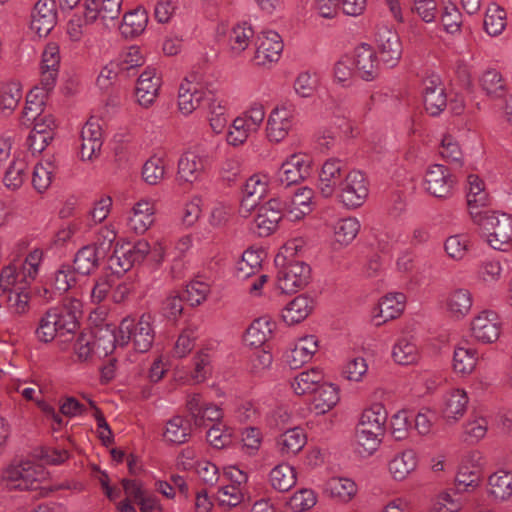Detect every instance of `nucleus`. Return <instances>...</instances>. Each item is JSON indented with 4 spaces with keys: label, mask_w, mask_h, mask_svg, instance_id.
<instances>
[{
    "label": "nucleus",
    "mask_w": 512,
    "mask_h": 512,
    "mask_svg": "<svg viewBox=\"0 0 512 512\" xmlns=\"http://www.w3.org/2000/svg\"><path fill=\"white\" fill-rule=\"evenodd\" d=\"M375 41L381 61L388 67H394L402 55V45L397 32L386 26L378 27Z\"/></svg>",
    "instance_id": "2eb2a0df"
},
{
    "label": "nucleus",
    "mask_w": 512,
    "mask_h": 512,
    "mask_svg": "<svg viewBox=\"0 0 512 512\" xmlns=\"http://www.w3.org/2000/svg\"><path fill=\"white\" fill-rule=\"evenodd\" d=\"M165 176V163L160 157H151L148 159L142 169V177L149 185L160 183Z\"/></svg>",
    "instance_id": "774afa93"
},
{
    "label": "nucleus",
    "mask_w": 512,
    "mask_h": 512,
    "mask_svg": "<svg viewBox=\"0 0 512 512\" xmlns=\"http://www.w3.org/2000/svg\"><path fill=\"white\" fill-rule=\"evenodd\" d=\"M121 4L116 0H85L84 21L86 24H96L105 28L109 23L118 19Z\"/></svg>",
    "instance_id": "ddd939ff"
},
{
    "label": "nucleus",
    "mask_w": 512,
    "mask_h": 512,
    "mask_svg": "<svg viewBox=\"0 0 512 512\" xmlns=\"http://www.w3.org/2000/svg\"><path fill=\"white\" fill-rule=\"evenodd\" d=\"M216 500L223 508H235L245 501L244 486L224 485L219 488Z\"/></svg>",
    "instance_id": "13d9d810"
},
{
    "label": "nucleus",
    "mask_w": 512,
    "mask_h": 512,
    "mask_svg": "<svg viewBox=\"0 0 512 512\" xmlns=\"http://www.w3.org/2000/svg\"><path fill=\"white\" fill-rule=\"evenodd\" d=\"M324 224L330 229L332 240L330 247L333 251H338L350 245L358 235L361 225L354 217L333 219L329 209L324 211Z\"/></svg>",
    "instance_id": "0eeeda50"
},
{
    "label": "nucleus",
    "mask_w": 512,
    "mask_h": 512,
    "mask_svg": "<svg viewBox=\"0 0 512 512\" xmlns=\"http://www.w3.org/2000/svg\"><path fill=\"white\" fill-rule=\"evenodd\" d=\"M417 466V455L412 449L396 455L389 463V471L395 480L405 479Z\"/></svg>",
    "instance_id": "c03bdc74"
},
{
    "label": "nucleus",
    "mask_w": 512,
    "mask_h": 512,
    "mask_svg": "<svg viewBox=\"0 0 512 512\" xmlns=\"http://www.w3.org/2000/svg\"><path fill=\"white\" fill-rule=\"evenodd\" d=\"M307 437L299 427L286 430L276 440L278 453L286 459L297 455L305 446Z\"/></svg>",
    "instance_id": "c756f323"
},
{
    "label": "nucleus",
    "mask_w": 512,
    "mask_h": 512,
    "mask_svg": "<svg viewBox=\"0 0 512 512\" xmlns=\"http://www.w3.org/2000/svg\"><path fill=\"white\" fill-rule=\"evenodd\" d=\"M269 481L275 490L287 492L296 483V472L294 468L288 464H279L270 471Z\"/></svg>",
    "instance_id": "8fccbe9b"
},
{
    "label": "nucleus",
    "mask_w": 512,
    "mask_h": 512,
    "mask_svg": "<svg viewBox=\"0 0 512 512\" xmlns=\"http://www.w3.org/2000/svg\"><path fill=\"white\" fill-rule=\"evenodd\" d=\"M506 27V12L497 5L491 3L488 5L484 17V29L491 36L500 35Z\"/></svg>",
    "instance_id": "6e6d98bb"
},
{
    "label": "nucleus",
    "mask_w": 512,
    "mask_h": 512,
    "mask_svg": "<svg viewBox=\"0 0 512 512\" xmlns=\"http://www.w3.org/2000/svg\"><path fill=\"white\" fill-rule=\"evenodd\" d=\"M27 178V164L22 159L14 160L5 172L3 182L4 185L11 189L17 190Z\"/></svg>",
    "instance_id": "052dcab7"
},
{
    "label": "nucleus",
    "mask_w": 512,
    "mask_h": 512,
    "mask_svg": "<svg viewBox=\"0 0 512 512\" xmlns=\"http://www.w3.org/2000/svg\"><path fill=\"white\" fill-rule=\"evenodd\" d=\"M268 191V180L265 175L254 174L249 177L242 188L240 214L246 217L257 208Z\"/></svg>",
    "instance_id": "f3484780"
},
{
    "label": "nucleus",
    "mask_w": 512,
    "mask_h": 512,
    "mask_svg": "<svg viewBox=\"0 0 512 512\" xmlns=\"http://www.w3.org/2000/svg\"><path fill=\"white\" fill-rule=\"evenodd\" d=\"M205 97L203 77L199 72L189 73L180 84L178 91L179 111L188 116L202 103Z\"/></svg>",
    "instance_id": "6e6552de"
},
{
    "label": "nucleus",
    "mask_w": 512,
    "mask_h": 512,
    "mask_svg": "<svg viewBox=\"0 0 512 512\" xmlns=\"http://www.w3.org/2000/svg\"><path fill=\"white\" fill-rule=\"evenodd\" d=\"M326 112L335 119L333 122L335 126L334 131L332 132L333 135H328V138L333 139L338 133H344L347 135L352 132L351 125L346 117L347 108L343 105L342 102L333 101L332 105L326 108Z\"/></svg>",
    "instance_id": "e2e57ef3"
},
{
    "label": "nucleus",
    "mask_w": 512,
    "mask_h": 512,
    "mask_svg": "<svg viewBox=\"0 0 512 512\" xmlns=\"http://www.w3.org/2000/svg\"><path fill=\"white\" fill-rule=\"evenodd\" d=\"M212 355L209 349L199 351L193 358V372L192 379L197 382H203L211 374Z\"/></svg>",
    "instance_id": "338daca9"
},
{
    "label": "nucleus",
    "mask_w": 512,
    "mask_h": 512,
    "mask_svg": "<svg viewBox=\"0 0 512 512\" xmlns=\"http://www.w3.org/2000/svg\"><path fill=\"white\" fill-rule=\"evenodd\" d=\"M207 402H204L200 394L189 395L186 401V408L191 421L196 427L207 426L206 417Z\"/></svg>",
    "instance_id": "69168bd1"
},
{
    "label": "nucleus",
    "mask_w": 512,
    "mask_h": 512,
    "mask_svg": "<svg viewBox=\"0 0 512 512\" xmlns=\"http://www.w3.org/2000/svg\"><path fill=\"white\" fill-rule=\"evenodd\" d=\"M160 88V77L154 68L145 69L138 77L135 98L143 108H149L155 102Z\"/></svg>",
    "instance_id": "5701e85b"
},
{
    "label": "nucleus",
    "mask_w": 512,
    "mask_h": 512,
    "mask_svg": "<svg viewBox=\"0 0 512 512\" xmlns=\"http://www.w3.org/2000/svg\"><path fill=\"white\" fill-rule=\"evenodd\" d=\"M206 159L196 152L184 153L178 161L179 177L186 182L196 181L204 171Z\"/></svg>",
    "instance_id": "f704fd0d"
},
{
    "label": "nucleus",
    "mask_w": 512,
    "mask_h": 512,
    "mask_svg": "<svg viewBox=\"0 0 512 512\" xmlns=\"http://www.w3.org/2000/svg\"><path fill=\"white\" fill-rule=\"evenodd\" d=\"M423 101L431 116H438L446 108L447 96L438 75H431L423 80Z\"/></svg>",
    "instance_id": "a211bd4d"
},
{
    "label": "nucleus",
    "mask_w": 512,
    "mask_h": 512,
    "mask_svg": "<svg viewBox=\"0 0 512 512\" xmlns=\"http://www.w3.org/2000/svg\"><path fill=\"white\" fill-rule=\"evenodd\" d=\"M192 247L190 236H183L175 242H170L168 261L170 262V273L174 278L182 277L187 268L186 254Z\"/></svg>",
    "instance_id": "473e14b6"
},
{
    "label": "nucleus",
    "mask_w": 512,
    "mask_h": 512,
    "mask_svg": "<svg viewBox=\"0 0 512 512\" xmlns=\"http://www.w3.org/2000/svg\"><path fill=\"white\" fill-rule=\"evenodd\" d=\"M313 308L312 300L306 295H299L288 302L282 309L283 321L291 326L303 321Z\"/></svg>",
    "instance_id": "c9c22d12"
},
{
    "label": "nucleus",
    "mask_w": 512,
    "mask_h": 512,
    "mask_svg": "<svg viewBox=\"0 0 512 512\" xmlns=\"http://www.w3.org/2000/svg\"><path fill=\"white\" fill-rule=\"evenodd\" d=\"M273 326V323L266 318L254 320L246 331V343L249 346L260 347L270 338Z\"/></svg>",
    "instance_id": "864d4df0"
},
{
    "label": "nucleus",
    "mask_w": 512,
    "mask_h": 512,
    "mask_svg": "<svg viewBox=\"0 0 512 512\" xmlns=\"http://www.w3.org/2000/svg\"><path fill=\"white\" fill-rule=\"evenodd\" d=\"M101 258L103 256L99 253L96 246H84L78 250L74 257L73 269L80 275H88L97 268Z\"/></svg>",
    "instance_id": "79ce46f5"
},
{
    "label": "nucleus",
    "mask_w": 512,
    "mask_h": 512,
    "mask_svg": "<svg viewBox=\"0 0 512 512\" xmlns=\"http://www.w3.org/2000/svg\"><path fill=\"white\" fill-rule=\"evenodd\" d=\"M472 220L493 249L503 250V246L512 240V218L509 214L487 209L484 212H472Z\"/></svg>",
    "instance_id": "7ed1b4c3"
},
{
    "label": "nucleus",
    "mask_w": 512,
    "mask_h": 512,
    "mask_svg": "<svg viewBox=\"0 0 512 512\" xmlns=\"http://www.w3.org/2000/svg\"><path fill=\"white\" fill-rule=\"evenodd\" d=\"M295 124V114L292 105H276L268 115L266 136L270 142L280 143L290 133Z\"/></svg>",
    "instance_id": "9d476101"
},
{
    "label": "nucleus",
    "mask_w": 512,
    "mask_h": 512,
    "mask_svg": "<svg viewBox=\"0 0 512 512\" xmlns=\"http://www.w3.org/2000/svg\"><path fill=\"white\" fill-rule=\"evenodd\" d=\"M313 191L308 187L299 189L288 201L283 203V209L291 221H298L312 210Z\"/></svg>",
    "instance_id": "2f4dec72"
},
{
    "label": "nucleus",
    "mask_w": 512,
    "mask_h": 512,
    "mask_svg": "<svg viewBox=\"0 0 512 512\" xmlns=\"http://www.w3.org/2000/svg\"><path fill=\"white\" fill-rule=\"evenodd\" d=\"M148 16L144 9H135L124 15L120 26L121 34L126 38L140 35L146 28Z\"/></svg>",
    "instance_id": "09e8293b"
},
{
    "label": "nucleus",
    "mask_w": 512,
    "mask_h": 512,
    "mask_svg": "<svg viewBox=\"0 0 512 512\" xmlns=\"http://www.w3.org/2000/svg\"><path fill=\"white\" fill-rule=\"evenodd\" d=\"M120 69V75L125 78L137 75V69L144 63V58L137 46H130L124 49L115 61Z\"/></svg>",
    "instance_id": "37998d69"
},
{
    "label": "nucleus",
    "mask_w": 512,
    "mask_h": 512,
    "mask_svg": "<svg viewBox=\"0 0 512 512\" xmlns=\"http://www.w3.org/2000/svg\"><path fill=\"white\" fill-rule=\"evenodd\" d=\"M283 211V202L276 198L268 200L263 205L259 204L254 219L258 235L266 237L273 233L278 227Z\"/></svg>",
    "instance_id": "dca6fc26"
},
{
    "label": "nucleus",
    "mask_w": 512,
    "mask_h": 512,
    "mask_svg": "<svg viewBox=\"0 0 512 512\" xmlns=\"http://www.w3.org/2000/svg\"><path fill=\"white\" fill-rule=\"evenodd\" d=\"M446 305L453 318H463L472 307V295L467 289H456L449 294Z\"/></svg>",
    "instance_id": "de8ad7c7"
},
{
    "label": "nucleus",
    "mask_w": 512,
    "mask_h": 512,
    "mask_svg": "<svg viewBox=\"0 0 512 512\" xmlns=\"http://www.w3.org/2000/svg\"><path fill=\"white\" fill-rule=\"evenodd\" d=\"M326 492L340 503L350 502L358 492L357 484L350 478L332 477L326 482Z\"/></svg>",
    "instance_id": "58836bf2"
},
{
    "label": "nucleus",
    "mask_w": 512,
    "mask_h": 512,
    "mask_svg": "<svg viewBox=\"0 0 512 512\" xmlns=\"http://www.w3.org/2000/svg\"><path fill=\"white\" fill-rule=\"evenodd\" d=\"M31 18V29L40 37L47 36L57 22L55 0H38Z\"/></svg>",
    "instance_id": "412c9836"
},
{
    "label": "nucleus",
    "mask_w": 512,
    "mask_h": 512,
    "mask_svg": "<svg viewBox=\"0 0 512 512\" xmlns=\"http://www.w3.org/2000/svg\"><path fill=\"white\" fill-rule=\"evenodd\" d=\"M318 349L319 344L317 336H305L299 339L290 351L286 352V362L292 369L299 368L310 361Z\"/></svg>",
    "instance_id": "cd10ccee"
},
{
    "label": "nucleus",
    "mask_w": 512,
    "mask_h": 512,
    "mask_svg": "<svg viewBox=\"0 0 512 512\" xmlns=\"http://www.w3.org/2000/svg\"><path fill=\"white\" fill-rule=\"evenodd\" d=\"M60 63L59 47L56 43H48L42 53L41 85L54 88L58 77Z\"/></svg>",
    "instance_id": "7c9ffc66"
},
{
    "label": "nucleus",
    "mask_w": 512,
    "mask_h": 512,
    "mask_svg": "<svg viewBox=\"0 0 512 512\" xmlns=\"http://www.w3.org/2000/svg\"><path fill=\"white\" fill-rule=\"evenodd\" d=\"M46 478L41 465L32 461L14 462L3 469L0 482L9 490H33Z\"/></svg>",
    "instance_id": "39448f33"
},
{
    "label": "nucleus",
    "mask_w": 512,
    "mask_h": 512,
    "mask_svg": "<svg viewBox=\"0 0 512 512\" xmlns=\"http://www.w3.org/2000/svg\"><path fill=\"white\" fill-rule=\"evenodd\" d=\"M102 130L94 121H88L81 130L80 156L84 161L92 160L102 148Z\"/></svg>",
    "instance_id": "bb28decb"
},
{
    "label": "nucleus",
    "mask_w": 512,
    "mask_h": 512,
    "mask_svg": "<svg viewBox=\"0 0 512 512\" xmlns=\"http://www.w3.org/2000/svg\"><path fill=\"white\" fill-rule=\"evenodd\" d=\"M501 324L493 311H482L471 323L472 337L481 343H493L500 336Z\"/></svg>",
    "instance_id": "6ab92c4d"
},
{
    "label": "nucleus",
    "mask_w": 512,
    "mask_h": 512,
    "mask_svg": "<svg viewBox=\"0 0 512 512\" xmlns=\"http://www.w3.org/2000/svg\"><path fill=\"white\" fill-rule=\"evenodd\" d=\"M253 36L254 30L248 23L234 26L229 34V47L232 54L238 56L246 50Z\"/></svg>",
    "instance_id": "603ef678"
},
{
    "label": "nucleus",
    "mask_w": 512,
    "mask_h": 512,
    "mask_svg": "<svg viewBox=\"0 0 512 512\" xmlns=\"http://www.w3.org/2000/svg\"><path fill=\"white\" fill-rule=\"evenodd\" d=\"M76 272L69 264H61L51 276L54 288L61 292H67L76 283Z\"/></svg>",
    "instance_id": "0e129e2a"
},
{
    "label": "nucleus",
    "mask_w": 512,
    "mask_h": 512,
    "mask_svg": "<svg viewBox=\"0 0 512 512\" xmlns=\"http://www.w3.org/2000/svg\"><path fill=\"white\" fill-rule=\"evenodd\" d=\"M386 421L387 411L382 404H373L362 412L356 427V441L360 454L369 456L377 450L385 433Z\"/></svg>",
    "instance_id": "f257e3e1"
},
{
    "label": "nucleus",
    "mask_w": 512,
    "mask_h": 512,
    "mask_svg": "<svg viewBox=\"0 0 512 512\" xmlns=\"http://www.w3.org/2000/svg\"><path fill=\"white\" fill-rule=\"evenodd\" d=\"M6 307L12 315H23L29 310V294L27 289L15 288V291H7Z\"/></svg>",
    "instance_id": "680f3d73"
},
{
    "label": "nucleus",
    "mask_w": 512,
    "mask_h": 512,
    "mask_svg": "<svg viewBox=\"0 0 512 512\" xmlns=\"http://www.w3.org/2000/svg\"><path fill=\"white\" fill-rule=\"evenodd\" d=\"M353 63L363 80L371 81L378 76L379 61L369 44L362 43L355 48Z\"/></svg>",
    "instance_id": "a878e982"
},
{
    "label": "nucleus",
    "mask_w": 512,
    "mask_h": 512,
    "mask_svg": "<svg viewBox=\"0 0 512 512\" xmlns=\"http://www.w3.org/2000/svg\"><path fill=\"white\" fill-rule=\"evenodd\" d=\"M468 396L464 390L454 389L445 394L441 408V417L448 425L458 422L466 413Z\"/></svg>",
    "instance_id": "b1692460"
},
{
    "label": "nucleus",
    "mask_w": 512,
    "mask_h": 512,
    "mask_svg": "<svg viewBox=\"0 0 512 512\" xmlns=\"http://www.w3.org/2000/svg\"><path fill=\"white\" fill-rule=\"evenodd\" d=\"M344 162L330 158L322 164V197L331 196L346 177Z\"/></svg>",
    "instance_id": "c85d7f7f"
},
{
    "label": "nucleus",
    "mask_w": 512,
    "mask_h": 512,
    "mask_svg": "<svg viewBox=\"0 0 512 512\" xmlns=\"http://www.w3.org/2000/svg\"><path fill=\"white\" fill-rule=\"evenodd\" d=\"M469 190L467 193V204L470 216L472 212H484L489 203L488 194L484 190V182L476 175L468 176Z\"/></svg>",
    "instance_id": "a19ab883"
},
{
    "label": "nucleus",
    "mask_w": 512,
    "mask_h": 512,
    "mask_svg": "<svg viewBox=\"0 0 512 512\" xmlns=\"http://www.w3.org/2000/svg\"><path fill=\"white\" fill-rule=\"evenodd\" d=\"M191 435V426L183 417L174 416L167 421L164 438L172 444H183L188 441Z\"/></svg>",
    "instance_id": "3c124183"
},
{
    "label": "nucleus",
    "mask_w": 512,
    "mask_h": 512,
    "mask_svg": "<svg viewBox=\"0 0 512 512\" xmlns=\"http://www.w3.org/2000/svg\"><path fill=\"white\" fill-rule=\"evenodd\" d=\"M285 260L286 258L280 255L275 258L277 265L283 264V267L278 271L277 285L283 293H294L308 284L311 268L300 261H290L284 264Z\"/></svg>",
    "instance_id": "423d86ee"
},
{
    "label": "nucleus",
    "mask_w": 512,
    "mask_h": 512,
    "mask_svg": "<svg viewBox=\"0 0 512 512\" xmlns=\"http://www.w3.org/2000/svg\"><path fill=\"white\" fill-rule=\"evenodd\" d=\"M405 295L403 293H389L384 296L378 305L379 313L374 316L375 319L380 318V321H376V325L379 326L389 320L397 318L404 310L405 307Z\"/></svg>",
    "instance_id": "4c0bfd02"
},
{
    "label": "nucleus",
    "mask_w": 512,
    "mask_h": 512,
    "mask_svg": "<svg viewBox=\"0 0 512 512\" xmlns=\"http://www.w3.org/2000/svg\"><path fill=\"white\" fill-rule=\"evenodd\" d=\"M78 327L77 313L70 307H52L40 318L36 336L43 343L51 342L58 335L74 333Z\"/></svg>",
    "instance_id": "20e7f679"
},
{
    "label": "nucleus",
    "mask_w": 512,
    "mask_h": 512,
    "mask_svg": "<svg viewBox=\"0 0 512 512\" xmlns=\"http://www.w3.org/2000/svg\"><path fill=\"white\" fill-rule=\"evenodd\" d=\"M424 185L426 191L437 198H449L456 185V178L450 169L442 164H434L428 167Z\"/></svg>",
    "instance_id": "9b49d317"
},
{
    "label": "nucleus",
    "mask_w": 512,
    "mask_h": 512,
    "mask_svg": "<svg viewBox=\"0 0 512 512\" xmlns=\"http://www.w3.org/2000/svg\"><path fill=\"white\" fill-rule=\"evenodd\" d=\"M339 199L347 208H357L364 203L368 196L365 176L360 171H351L340 183Z\"/></svg>",
    "instance_id": "f8f14e48"
},
{
    "label": "nucleus",
    "mask_w": 512,
    "mask_h": 512,
    "mask_svg": "<svg viewBox=\"0 0 512 512\" xmlns=\"http://www.w3.org/2000/svg\"><path fill=\"white\" fill-rule=\"evenodd\" d=\"M291 387L297 395L310 396L316 400L320 391L319 368L312 367L299 373L291 382Z\"/></svg>",
    "instance_id": "72a5a7b5"
},
{
    "label": "nucleus",
    "mask_w": 512,
    "mask_h": 512,
    "mask_svg": "<svg viewBox=\"0 0 512 512\" xmlns=\"http://www.w3.org/2000/svg\"><path fill=\"white\" fill-rule=\"evenodd\" d=\"M43 251L33 249L21 263L15 261L2 268L0 272V293L15 291V288L28 289L36 279L40 265L43 261Z\"/></svg>",
    "instance_id": "f03ea898"
},
{
    "label": "nucleus",
    "mask_w": 512,
    "mask_h": 512,
    "mask_svg": "<svg viewBox=\"0 0 512 512\" xmlns=\"http://www.w3.org/2000/svg\"><path fill=\"white\" fill-rule=\"evenodd\" d=\"M310 173V165L303 155L290 156L280 167L278 171L279 181L290 186L305 179Z\"/></svg>",
    "instance_id": "393cba45"
},
{
    "label": "nucleus",
    "mask_w": 512,
    "mask_h": 512,
    "mask_svg": "<svg viewBox=\"0 0 512 512\" xmlns=\"http://www.w3.org/2000/svg\"><path fill=\"white\" fill-rule=\"evenodd\" d=\"M53 88L41 85V82L32 88L26 96V104L23 110L25 121L36 119L45 111L46 99Z\"/></svg>",
    "instance_id": "e433bc0d"
},
{
    "label": "nucleus",
    "mask_w": 512,
    "mask_h": 512,
    "mask_svg": "<svg viewBox=\"0 0 512 512\" xmlns=\"http://www.w3.org/2000/svg\"><path fill=\"white\" fill-rule=\"evenodd\" d=\"M123 320L131 322L132 327H130L128 335L129 342L132 341L134 349L140 353L149 351L155 338L151 315L143 314L137 322L130 317H126Z\"/></svg>",
    "instance_id": "aec40b11"
},
{
    "label": "nucleus",
    "mask_w": 512,
    "mask_h": 512,
    "mask_svg": "<svg viewBox=\"0 0 512 512\" xmlns=\"http://www.w3.org/2000/svg\"><path fill=\"white\" fill-rule=\"evenodd\" d=\"M480 86L485 94L492 99L506 95L507 85L502 74L496 69H487L480 78Z\"/></svg>",
    "instance_id": "a18cd8bd"
},
{
    "label": "nucleus",
    "mask_w": 512,
    "mask_h": 512,
    "mask_svg": "<svg viewBox=\"0 0 512 512\" xmlns=\"http://www.w3.org/2000/svg\"><path fill=\"white\" fill-rule=\"evenodd\" d=\"M477 363L476 351L471 348L458 347L454 350L453 368L455 372L470 374Z\"/></svg>",
    "instance_id": "bf43d9fd"
},
{
    "label": "nucleus",
    "mask_w": 512,
    "mask_h": 512,
    "mask_svg": "<svg viewBox=\"0 0 512 512\" xmlns=\"http://www.w3.org/2000/svg\"><path fill=\"white\" fill-rule=\"evenodd\" d=\"M154 215V202L147 198H142L131 208L127 216V226L136 234H144L153 225Z\"/></svg>",
    "instance_id": "4be33fe9"
},
{
    "label": "nucleus",
    "mask_w": 512,
    "mask_h": 512,
    "mask_svg": "<svg viewBox=\"0 0 512 512\" xmlns=\"http://www.w3.org/2000/svg\"><path fill=\"white\" fill-rule=\"evenodd\" d=\"M57 170V164L54 157L46 158L37 163L32 172V185L36 191L43 193L52 184Z\"/></svg>",
    "instance_id": "ea45409f"
},
{
    "label": "nucleus",
    "mask_w": 512,
    "mask_h": 512,
    "mask_svg": "<svg viewBox=\"0 0 512 512\" xmlns=\"http://www.w3.org/2000/svg\"><path fill=\"white\" fill-rule=\"evenodd\" d=\"M23 96L19 82H8L0 88V113L10 114L18 106Z\"/></svg>",
    "instance_id": "5fc2aeb1"
},
{
    "label": "nucleus",
    "mask_w": 512,
    "mask_h": 512,
    "mask_svg": "<svg viewBox=\"0 0 512 512\" xmlns=\"http://www.w3.org/2000/svg\"><path fill=\"white\" fill-rule=\"evenodd\" d=\"M489 494L497 501H503L512 496V473L499 470L488 479Z\"/></svg>",
    "instance_id": "49530a36"
},
{
    "label": "nucleus",
    "mask_w": 512,
    "mask_h": 512,
    "mask_svg": "<svg viewBox=\"0 0 512 512\" xmlns=\"http://www.w3.org/2000/svg\"><path fill=\"white\" fill-rule=\"evenodd\" d=\"M392 357L400 365L414 364L419 358L418 348L409 339L401 338L393 346Z\"/></svg>",
    "instance_id": "4d7b16f0"
},
{
    "label": "nucleus",
    "mask_w": 512,
    "mask_h": 512,
    "mask_svg": "<svg viewBox=\"0 0 512 512\" xmlns=\"http://www.w3.org/2000/svg\"><path fill=\"white\" fill-rule=\"evenodd\" d=\"M283 40L276 31H263L256 40L254 63L266 66L280 59L283 51Z\"/></svg>",
    "instance_id": "4468645a"
},
{
    "label": "nucleus",
    "mask_w": 512,
    "mask_h": 512,
    "mask_svg": "<svg viewBox=\"0 0 512 512\" xmlns=\"http://www.w3.org/2000/svg\"><path fill=\"white\" fill-rule=\"evenodd\" d=\"M131 322L129 320H122L118 329L106 325L98 329L94 337V344L96 355L106 357L111 354L117 346H124L129 343Z\"/></svg>",
    "instance_id": "1a4fd4ad"
}]
</instances>
